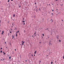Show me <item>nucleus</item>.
<instances>
[{"label":"nucleus","instance_id":"1","mask_svg":"<svg viewBox=\"0 0 64 64\" xmlns=\"http://www.w3.org/2000/svg\"><path fill=\"white\" fill-rule=\"evenodd\" d=\"M36 12H38V8H37L36 9Z\"/></svg>","mask_w":64,"mask_h":64},{"label":"nucleus","instance_id":"2","mask_svg":"<svg viewBox=\"0 0 64 64\" xmlns=\"http://www.w3.org/2000/svg\"><path fill=\"white\" fill-rule=\"evenodd\" d=\"M58 37H59V36L57 35L56 37H57V39H59V38H58Z\"/></svg>","mask_w":64,"mask_h":64},{"label":"nucleus","instance_id":"3","mask_svg":"<svg viewBox=\"0 0 64 64\" xmlns=\"http://www.w3.org/2000/svg\"><path fill=\"white\" fill-rule=\"evenodd\" d=\"M15 16V14H14V15H13V17H14Z\"/></svg>","mask_w":64,"mask_h":64},{"label":"nucleus","instance_id":"4","mask_svg":"<svg viewBox=\"0 0 64 64\" xmlns=\"http://www.w3.org/2000/svg\"><path fill=\"white\" fill-rule=\"evenodd\" d=\"M4 32L3 31H2V34H3V33H4Z\"/></svg>","mask_w":64,"mask_h":64},{"label":"nucleus","instance_id":"5","mask_svg":"<svg viewBox=\"0 0 64 64\" xmlns=\"http://www.w3.org/2000/svg\"><path fill=\"white\" fill-rule=\"evenodd\" d=\"M12 54H14V52L13 51L12 52Z\"/></svg>","mask_w":64,"mask_h":64},{"label":"nucleus","instance_id":"6","mask_svg":"<svg viewBox=\"0 0 64 64\" xmlns=\"http://www.w3.org/2000/svg\"><path fill=\"white\" fill-rule=\"evenodd\" d=\"M36 52H37V51L36 50L35 52H34V54H36Z\"/></svg>","mask_w":64,"mask_h":64},{"label":"nucleus","instance_id":"7","mask_svg":"<svg viewBox=\"0 0 64 64\" xmlns=\"http://www.w3.org/2000/svg\"><path fill=\"white\" fill-rule=\"evenodd\" d=\"M16 36H17V32H16Z\"/></svg>","mask_w":64,"mask_h":64},{"label":"nucleus","instance_id":"8","mask_svg":"<svg viewBox=\"0 0 64 64\" xmlns=\"http://www.w3.org/2000/svg\"><path fill=\"white\" fill-rule=\"evenodd\" d=\"M17 28H15L14 29V30H17Z\"/></svg>","mask_w":64,"mask_h":64},{"label":"nucleus","instance_id":"9","mask_svg":"<svg viewBox=\"0 0 64 64\" xmlns=\"http://www.w3.org/2000/svg\"><path fill=\"white\" fill-rule=\"evenodd\" d=\"M26 32V31L25 30H24V32L25 33Z\"/></svg>","mask_w":64,"mask_h":64},{"label":"nucleus","instance_id":"10","mask_svg":"<svg viewBox=\"0 0 64 64\" xmlns=\"http://www.w3.org/2000/svg\"><path fill=\"white\" fill-rule=\"evenodd\" d=\"M25 42L24 41L23 42V43H22V45H23V44Z\"/></svg>","mask_w":64,"mask_h":64},{"label":"nucleus","instance_id":"11","mask_svg":"<svg viewBox=\"0 0 64 64\" xmlns=\"http://www.w3.org/2000/svg\"><path fill=\"white\" fill-rule=\"evenodd\" d=\"M14 36H13V35H12V39H13V38H14Z\"/></svg>","mask_w":64,"mask_h":64},{"label":"nucleus","instance_id":"12","mask_svg":"<svg viewBox=\"0 0 64 64\" xmlns=\"http://www.w3.org/2000/svg\"><path fill=\"white\" fill-rule=\"evenodd\" d=\"M9 58L10 59H11V56H10L9 57Z\"/></svg>","mask_w":64,"mask_h":64},{"label":"nucleus","instance_id":"13","mask_svg":"<svg viewBox=\"0 0 64 64\" xmlns=\"http://www.w3.org/2000/svg\"><path fill=\"white\" fill-rule=\"evenodd\" d=\"M58 41L59 42H61V40H58Z\"/></svg>","mask_w":64,"mask_h":64},{"label":"nucleus","instance_id":"14","mask_svg":"<svg viewBox=\"0 0 64 64\" xmlns=\"http://www.w3.org/2000/svg\"><path fill=\"white\" fill-rule=\"evenodd\" d=\"M51 64H53V62H51Z\"/></svg>","mask_w":64,"mask_h":64},{"label":"nucleus","instance_id":"15","mask_svg":"<svg viewBox=\"0 0 64 64\" xmlns=\"http://www.w3.org/2000/svg\"><path fill=\"white\" fill-rule=\"evenodd\" d=\"M42 36H44V34H42Z\"/></svg>","mask_w":64,"mask_h":64},{"label":"nucleus","instance_id":"16","mask_svg":"<svg viewBox=\"0 0 64 64\" xmlns=\"http://www.w3.org/2000/svg\"><path fill=\"white\" fill-rule=\"evenodd\" d=\"M32 37H33V38H34V36H33L32 35Z\"/></svg>","mask_w":64,"mask_h":64},{"label":"nucleus","instance_id":"17","mask_svg":"<svg viewBox=\"0 0 64 64\" xmlns=\"http://www.w3.org/2000/svg\"><path fill=\"white\" fill-rule=\"evenodd\" d=\"M36 32H35L34 33V35H35L36 34Z\"/></svg>","mask_w":64,"mask_h":64},{"label":"nucleus","instance_id":"18","mask_svg":"<svg viewBox=\"0 0 64 64\" xmlns=\"http://www.w3.org/2000/svg\"><path fill=\"white\" fill-rule=\"evenodd\" d=\"M4 55H5V54H6V53H4Z\"/></svg>","mask_w":64,"mask_h":64},{"label":"nucleus","instance_id":"19","mask_svg":"<svg viewBox=\"0 0 64 64\" xmlns=\"http://www.w3.org/2000/svg\"><path fill=\"white\" fill-rule=\"evenodd\" d=\"M20 45H21V48H22V44H20Z\"/></svg>","mask_w":64,"mask_h":64},{"label":"nucleus","instance_id":"20","mask_svg":"<svg viewBox=\"0 0 64 64\" xmlns=\"http://www.w3.org/2000/svg\"><path fill=\"white\" fill-rule=\"evenodd\" d=\"M2 51L1 50V51H0V53H2Z\"/></svg>","mask_w":64,"mask_h":64},{"label":"nucleus","instance_id":"21","mask_svg":"<svg viewBox=\"0 0 64 64\" xmlns=\"http://www.w3.org/2000/svg\"><path fill=\"white\" fill-rule=\"evenodd\" d=\"M1 20H0V23H1Z\"/></svg>","mask_w":64,"mask_h":64},{"label":"nucleus","instance_id":"22","mask_svg":"<svg viewBox=\"0 0 64 64\" xmlns=\"http://www.w3.org/2000/svg\"><path fill=\"white\" fill-rule=\"evenodd\" d=\"M10 1L9 0H8V2H9Z\"/></svg>","mask_w":64,"mask_h":64},{"label":"nucleus","instance_id":"23","mask_svg":"<svg viewBox=\"0 0 64 64\" xmlns=\"http://www.w3.org/2000/svg\"><path fill=\"white\" fill-rule=\"evenodd\" d=\"M50 43H49V44H50H50H51L50 43Z\"/></svg>","mask_w":64,"mask_h":64},{"label":"nucleus","instance_id":"24","mask_svg":"<svg viewBox=\"0 0 64 64\" xmlns=\"http://www.w3.org/2000/svg\"><path fill=\"white\" fill-rule=\"evenodd\" d=\"M23 20H24V18H23Z\"/></svg>","mask_w":64,"mask_h":64},{"label":"nucleus","instance_id":"25","mask_svg":"<svg viewBox=\"0 0 64 64\" xmlns=\"http://www.w3.org/2000/svg\"><path fill=\"white\" fill-rule=\"evenodd\" d=\"M19 31L18 30V33H19Z\"/></svg>","mask_w":64,"mask_h":64},{"label":"nucleus","instance_id":"26","mask_svg":"<svg viewBox=\"0 0 64 64\" xmlns=\"http://www.w3.org/2000/svg\"><path fill=\"white\" fill-rule=\"evenodd\" d=\"M25 61V62H27V60H26Z\"/></svg>","mask_w":64,"mask_h":64},{"label":"nucleus","instance_id":"27","mask_svg":"<svg viewBox=\"0 0 64 64\" xmlns=\"http://www.w3.org/2000/svg\"><path fill=\"white\" fill-rule=\"evenodd\" d=\"M24 25H25V22L24 23Z\"/></svg>","mask_w":64,"mask_h":64},{"label":"nucleus","instance_id":"28","mask_svg":"<svg viewBox=\"0 0 64 64\" xmlns=\"http://www.w3.org/2000/svg\"><path fill=\"white\" fill-rule=\"evenodd\" d=\"M5 44H6V42H5Z\"/></svg>","mask_w":64,"mask_h":64},{"label":"nucleus","instance_id":"29","mask_svg":"<svg viewBox=\"0 0 64 64\" xmlns=\"http://www.w3.org/2000/svg\"><path fill=\"white\" fill-rule=\"evenodd\" d=\"M23 22H24H24H25V21H23Z\"/></svg>","mask_w":64,"mask_h":64},{"label":"nucleus","instance_id":"30","mask_svg":"<svg viewBox=\"0 0 64 64\" xmlns=\"http://www.w3.org/2000/svg\"><path fill=\"white\" fill-rule=\"evenodd\" d=\"M52 15H53V13H52Z\"/></svg>","mask_w":64,"mask_h":64},{"label":"nucleus","instance_id":"31","mask_svg":"<svg viewBox=\"0 0 64 64\" xmlns=\"http://www.w3.org/2000/svg\"><path fill=\"white\" fill-rule=\"evenodd\" d=\"M52 5H54V4H52Z\"/></svg>","mask_w":64,"mask_h":64},{"label":"nucleus","instance_id":"32","mask_svg":"<svg viewBox=\"0 0 64 64\" xmlns=\"http://www.w3.org/2000/svg\"><path fill=\"white\" fill-rule=\"evenodd\" d=\"M39 62L40 63L41 62V60H40Z\"/></svg>","mask_w":64,"mask_h":64},{"label":"nucleus","instance_id":"33","mask_svg":"<svg viewBox=\"0 0 64 64\" xmlns=\"http://www.w3.org/2000/svg\"><path fill=\"white\" fill-rule=\"evenodd\" d=\"M38 36H39V34H38Z\"/></svg>","mask_w":64,"mask_h":64},{"label":"nucleus","instance_id":"34","mask_svg":"<svg viewBox=\"0 0 64 64\" xmlns=\"http://www.w3.org/2000/svg\"><path fill=\"white\" fill-rule=\"evenodd\" d=\"M32 57H33V55L32 54Z\"/></svg>","mask_w":64,"mask_h":64},{"label":"nucleus","instance_id":"35","mask_svg":"<svg viewBox=\"0 0 64 64\" xmlns=\"http://www.w3.org/2000/svg\"><path fill=\"white\" fill-rule=\"evenodd\" d=\"M63 59H64V56H63Z\"/></svg>","mask_w":64,"mask_h":64},{"label":"nucleus","instance_id":"36","mask_svg":"<svg viewBox=\"0 0 64 64\" xmlns=\"http://www.w3.org/2000/svg\"><path fill=\"white\" fill-rule=\"evenodd\" d=\"M10 33H12L11 32H10Z\"/></svg>","mask_w":64,"mask_h":64},{"label":"nucleus","instance_id":"37","mask_svg":"<svg viewBox=\"0 0 64 64\" xmlns=\"http://www.w3.org/2000/svg\"><path fill=\"white\" fill-rule=\"evenodd\" d=\"M13 26H14V25H13L12 26V27H13Z\"/></svg>","mask_w":64,"mask_h":64},{"label":"nucleus","instance_id":"38","mask_svg":"<svg viewBox=\"0 0 64 64\" xmlns=\"http://www.w3.org/2000/svg\"><path fill=\"white\" fill-rule=\"evenodd\" d=\"M11 19H12V17H11Z\"/></svg>","mask_w":64,"mask_h":64},{"label":"nucleus","instance_id":"39","mask_svg":"<svg viewBox=\"0 0 64 64\" xmlns=\"http://www.w3.org/2000/svg\"><path fill=\"white\" fill-rule=\"evenodd\" d=\"M12 26L14 25V24H12Z\"/></svg>","mask_w":64,"mask_h":64},{"label":"nucleus","instance_id":"40","mask_svg":"<svg viewBox=\"0 0 64 64\" xmlns=\"http://www.w3.org/2000/svg\"><path fill=\"white\" fill-rule=\"evenodd\" d=\"M48 31H49V29H48Z\"/></svg>","mask_w":64,"mask_h":64},{"label":"nucleus","instance_id":"41","mask_svg":"<svg viewBox=\"0 0 64 64\" xmlns=\"http://www.w3.org/2000/svg\"><path fill=\"white\" fill-rule=\"evenodd\" d=\"M52 10V11H54V10Z\"/></svg>","mask_w":64,"mask_h":64},{"label":"nucleus","instance_id":"42","mask_svg":"<svg viewBox=\"0 0 64 64\" xmlns=\"http://www.w3.org/2000/svg\"><path fill=\"white\" fill-rule=\"evenodd\" d=\"M1 49H2V48H1Z\"/></svg>","mask_w":64,"mask_h":64},{"label":"nucleus","instance_id":"43","mask_svg":"<svg viewBox=\"0 0 64 64\" xmlns=\"http://www.w3.org/2000/svg\"><path fill=\"white\" fill-rule=\"evenodd\" d=\"M15 51H16V49H15Z\"/></svg>","mask_w":64,"mask_h":64},{"label":"nucleus","instance_id":"44","mask_svg":"<svg viewBox=\"0 0 64 64\" xmlns=\"http://www.w3.org/2000/svg\"><path fill=\"white\" fill-rule=\"evenodd\" d=\"M34 4H36V3L35 2V3H34Z\"/></svg>","mask_w":64,"mask_h":64},{"label":"nucleus","instance_id":"45","mask_svg":"<svg viewBox=\"0 0 64 64\" xmlns=\"http://www.w3.org/2000/svg\"><path fill=\"white\" fill-rule=\"evenodd\" d=\"M34 56H35V54H34Z\"/></svg>","mask_w":64,"mask_h":64},{"label":"nucleus","instance_id":"46","mask_svg":"<svg viewBox=\"0 0 64 64\" xmlns=\"http://www.w3.org/2000/svg\"><path fill=\"white\" fill-rule=\"evenodd\" d=\"M40 43H41V42H40Z\"/></svg>","mask_w":64,"mask_h":64},{"label":"nucleus","instance_id":"47","mask_svg":"<svg viewBox=\"0 0 64 64\" xmlns=\"http://www.w3.org/2000/svg\"><path fill=\"white\" fill-rule=\"evenodd\" d=\"M13 0H11V1H13Z\"/></svg>","mask_w":64,"mask_h":64},{"label":"nucleus","instance_id":"48","mask_svg":"<svg viewBox=\"0 0 64 64\" xmlns=\"http://www.w3.org/2000/svg\"><path fill=\"white\" fill-rule=\"evenodd\" d=\"M52 20V19H51V20L50 21H51Z\"/></svg>","mask_w":64,"mask_h":64},{"label":"nucleus","instance_id":"49","mask_svg":"<svg viewBox=\"0 0 64 64\" xmlns=\"http://www.w3.org/2000/svg\"><path fill=\"white\" fill-rule=\"evenodd\" d=\"M22 43H23V41H22Z\"/></svg>","mask_w":64,"mask_h":64},{"label":"nucleus","instance_id":"50","mask_svg":"<svg viewBox=\"0 0 64 64\" xmlns=\"http://www.w3.org/2000/svg\"><path fill=\"white\" fill-rule=\"evenodd\" d=\"M20 35V34H19V35Z\"/></svg>","mask_w":64,"mask_h":64},{"label":"nucleus","instance_id":"51","mask_svg":"<svg viewBox=\"0 0 64 64\" xmlns=\"http://www.w3.org/2000/svg\"><path fill=\"white\" fill-rule=\"evenodd\" d=\"M46 29H47V30H48V28H47Z\"/></svg>","mask_w":64,"mask_h":64},{"label":"nucleus","instance_id":"52","mask_svg":"<svg viewBox=\"0 0 64 64\" xmlns=\"http://www.w3.org/2000/svg\"><path fill=\"white\" fill-rule=\"evenodd\" d=\"M34 59H35V58H33V60H34Z\"/></svg>","mask_w":64,"mask_h":64},{"label":"nucleus","instance_id":"53","mask_svg":"<svg viewBox=\"0 0 64 64\" xmlns=\"http://www.w3.org/2000/svg\"><path fill=\"white\" fill-rule=\"evenodd\" d=\"M58 9H56V10H58Z\"/></svg>","mask_w":64,"mask_h":64},{"label":"nucleus","instance_id":"54","mask_svg":"<svg viewBox=\"0 0 64 64\" xmlns=\"http://www.w3.org/2000/svg\"><path fill=\"white\" fill-rule=\"evenodd\" d=\"M56 0V1H58V0Z\"/></svg>","mask_w":64,"mask_h":64},{"label":"nucleus","instance_id":"55","mask_svg":"<svg viewBox=\"0 0 64 64\" xmlns=\"http://www.w3.org/2000/svg\"><path fill=\"white\" fill-rule=\"evenodd\" d=\"M21 7V6H19V7Z\"/></svg>","mask_w":64,"mask_h":64},{"label":"nucleus","instance_id":"56","mask_svg":"<svg viewBox=\"0 0 64 64\" xmlns=\"http://www.w3.org/2000/svg\"><path fill=\"white\" fill-rule=\"evenodd\" d=\"M53 20H52V22H53Z\"/></svg>","mask_w":64,"mask_h":64},{"label":"nucleus","instance_id":"57","mask_svg":"<svg viewBox=\"0 0 64 64\" xmlns=\"http://www.w3.org/2000/svg\"><path fill=\"white\" fill-rule=\"evenodd\" d=\"M63 21V20H62V21Z\"/></svg>","mask_w":64,"mask_h":64},{"label":"nucleus","instance_id":"58","mask_svg":"<svg viewBox=\"0 0 64 64\" xmlns=\"http://www.w3.org/2000/svg\"><path fill=\"white\" fill-rule=\"evenodd\" d=\"M40 9L39 10H40Z\"/></svg>","mask_w":64,"mask_h":64},{"label":"nucleus","instance_id":"59","mask_svg":"<svg viewBox=\"0 0 64 64\" xmlns=\"http://www.w3.org/2000/svg\"><path fill=\"white\" fill-rule=\"evenodd\" d=\"M1 61L2 60V59H1Z\"/></svg>","mask_w":64,"mask_h":64},{"label":"nucleus","instance_id":"60","mask_svg":"<svg viewBox=\"0 0 64 64\" xmlns=\"http://www.w3.org/2000/svg\"><path fill=\"white\" fill-rule=\"evenodd\" d=\"M3 53H4V52H3Z\"/></svg>","mask_w":64,"mask_h":64},{"label":"nucleus","instance_id":"61","mask_svg":"<svg viewBox=\"0 0 64 64\" xmlns=\"http://www.w3.org/2000/svg\"><path fill=\"white\" fill-rule=\"evenodd\" d=\"M20 56V57H21V56Z\"/></svg>","mask_w":64,"mask_h":64},{"label":"nucleus","instance_id":"62","mask_svg":"<svg viewBox=\"0 0 64 64\" xmlns=\"http://www.w3.org/2000/svg\"><path fill=\"white\" fill-rule=\"evenodd\" d=\"M57 5H58V4H57Z\"/></svg>","mask_w":64,"mask_h":64},{"label":"nucleus","instance_id":"63","mask_svg":"<svg viewBox=\"0 0 64 64\" xmlns=\"http://www.w3.org/2000/svg\"><path fill=\"white\" fill-rule=\"evenodd\" d=\"M49 5H50V4H49Z\"/></svg>","mask_w":64,"mask_h":64},{"label":"nucleus","instance_id":"64","mask_svg":"<svg viewBox=\"0 0 64 64\" xmlns=\"http://www.w3.org/2000/svg\"><path fill=\"white\" fill-rule=\"evenodd\" d=\"M14 20H13V21H14Z\"/></svg>","mask_w":64,"mask_h":64}]
</instances>
